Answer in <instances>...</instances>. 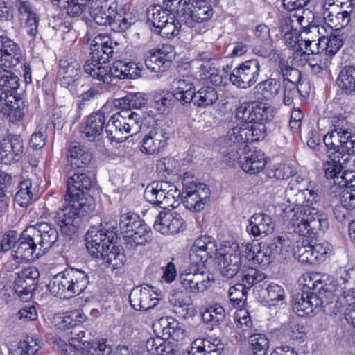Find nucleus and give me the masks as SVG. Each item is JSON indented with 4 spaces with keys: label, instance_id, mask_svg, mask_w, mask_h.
Here are the masks:
<instances>
[{
    "label": "nucleus",
    "instance_id": "1",
    "mask_svg": "<svg viewBox=\"0 0 355 355\" xmlns=\"http://www.w3.org/2000/svg\"><path fill=\"white\" fill-rule=\"evenodd\" d=\"M184 191H181L173 184L167 181L153 182L144 191V198L151 204L164 209L178 207L182 200L187 209L200 211L209 200L210 190L203 183L193 182L184 184Z\"/></svg>",
    "mask_w": 355,
    "mask_h": 355
},
{
    "label": "nucleus",
    "instance_id": "2",
    "mask_svg": "<svg viewBox=\"0 0 355 355\" xmlns=\"http://www.w3.org/2000/svg\"><path fill=\"white\" fill-rule=\"evenodd\" d=\"M57 228L49 223L27 227L19 236L12 257L17 261H33L46 253L58 240Z\"/></svg>",
    "mask_w": 355,
    "mask_h": 355
},
{
    "label": "nucleus",
    "instance_id": "3",
    "mask_svg": "<svg viewBox=\"0 0 355 355\" xmlns=\"http://www.w3.org/2000/svg\"><path fill=\"white\" fill-rule=\"evenodd\" d=\"M304 186L306 195L304 208H297L289 220V225L293 232L300 236L313 238L323 234L329 228L327 215L313 207L317 203L320 196L311 182H307Z\"/></svg>",
    "mask_w": 355,
    "mask_h": 355
},
{
    "label": "nucleus",
    "instance_id": "4",
    "mask_svg": "<svg viewBox=\"0 0 355 355\" xmlns=\"http://www.w3.org/2000/svg\"><path fill=\"white\" fill-rule=\"evenodd\" d=\"M305 284L300 296H297L293 309L301 317L308 315L320 306L332 302L331 288L334 285H327L318 274L307 275L304 278Z\"/></svg>",
    "mask_w": 355,
    "mask_h": 355
},
{
    "label": "nucleus",
    "instance_id": "5",
    "mask_svg": "<svg viewBox=\"0 0 355 355\" xmlns=\"http://www.w3.org/2000/svg\"><path fill=\"white\" fill-rule=\"evenodd\" d=\"M89 284V277L82 270L70 268L49 280L47 289L53 296L70 299L82 293Z\"/></svg>",
    "mask_w": 355,
    "mask_h": 355
},
{
    "label": "nucleus",
    "instance_id": "6",
    "mask_svg": "<svg viewBox=\"0 0 355 355\" xmlns=\"http://www.w3.org/2000/svg\"><path fill=\"white\" fill-rule=\"evenodd\" d=\"M69 204L60 208L55 213L54 220L60 226L62 234L71 236L81 223V218L94 211V200L90 198L85 200L64 199Z\"/></svg>",
    "mask_w": 355,
    "mask_h": 355
},
{
    "label": "nucleus",
    "instance_id": "7",
    "mask_svg": "<svg viewBox=\"0 0 355 355\" xmlns=\"http://www.w3.org/2000/svg\"><path fill=\"white\" fill-rule=\"evenodd\" d=\"M127 114L118 112L108 119L105 132L110 141L121 143L139 131L141 123L139 115L135 112Z\"/></svg>",
    "mask_w": 355,
    "mask_h": 355
},
{
    "label": "nucleus",
    "instance_id": "8",
    "mask_svg": "<svg viewBox=\"0 0 355 355\" xmlns=\"http://www.w3.org/2000/svg\"><path fill=\"white\" fill-rule=\"evenodd\" d=\"M89 12L96 24L108 25L114 32H124L131 24L126 18L121 16L118 17L116 0H96Z\"/></svg>",
    "mask_w": 355,
    "mask_h": 355
},
{
    "label": "nucleus",
    "instance_id": "9",
    "mask_svg": "<svg viewBox=\"0 0 355 355\" xmlns=\"http://www.w3.org/2000/svg\"><path fill=\"white\" fill-rule=\"evenodd\" d=\"M117 239V227L114 225L105 223L98 227H92L86 234V248L92 257L99 258Z\"/></svg>",
    "mask_w": 355,
    "mask_h": 355
},
{
    "label": "nucleus",
    "instance_id": "10",
    "mask_svg": "<svg viewBox=\"0 0 355 355\" xmlns=\"http://www.w3.org/2000/svg\"><path fill=\"white\" fill-rule=\"evenodd\" d=\"M327 285H334L331 288L336 308H341L347 304L355 302V268L345 270L340 277L331 281Z\"/></svg>",
    "mask_w": 355,
    "mask_h": 355
},
{
    "label": "nucleus",
    "instance_id": "11",
    "mask_svg": "<svg viewBox=\"0 0 355 355\" xmlns=\"http://www.w3.org/2000/svg\"><path fill=\"white\" fill-rule=\"evenodd\" d=\"M276 114L275 108L263 102L243 103L236 110L238 119L250 124H262L271 121Z\"/></svg>",
    "mask_w": 355,
    "mask_h": 355
},
{
    "label": "nucleus",
    "instance_id": "12",
    "mask_svg": "<svg viewBox=\"0 0 355 355\" xmlns=\"http://www.w3.org/2000/svg\"><path fill=\"white\" fill-rule=\"evenodd\" d=\"M220 274L232 279L239 271L242 265L240 246L236 243L225 244L220 248L217 257Z\"/></svg>",
    "mask_w": 355,
    "mask_h": 355
},
{
    "label": "nucleus",
    "instance_id": "13",
    "mask_svg": "<svg viewBox=\"0 0 355 355\" xmlns=\"http://www.w3.org/2000/svg\"><path fill=\"white\" fill-rule=\"evenodd\" d=\"M244 123L242 125L233 127L227 131L224 137V142L227 146L237 145L239 146V144L253 142L263 139L266 125Z\"/></svg>",
    "mask_w": 355,
    "mask_h": 355
},
{
    "label": "nucleus",
    "instance_id": "14",
    "mask_svg": "<svg viewBox=\"0 0 355 355\" xmlns=\"http://www.w3.org/2000/svg\"><path fill=\"white\" fill-rule=\"evenodd\" d=\"M259 73V62L256 59L248 60L232 70L230 82L236 87L247 89L257 82Z\"/></svg>",
    "mask_w": 355,
    "mask_h": 355
},
{
    "label": "nucleus",
    "instance_id": "15",
    "mask_svg": "<svg viewBox=\"0 0 355 355\" xmlns=\"http://www.w3.org/2000/svg\"><path fill=\"white\" fill-rule=\"evenodd\" d=\"M114 47L112 40L105 36L99 35L93 40L90 47V59L85 62L84 65L89 64L96 67H104L103 64L109 61L113 56Z\"/></svg>",
    "mask_w": 355,
    "mask_h": 355
},
{
    "label": "nucleus",
    "instance_id": "16",
    "mask_svg": "<svg viewBox=\"0 0 355 355\" xmlns=\"http://www.w3.org/2000/svg\"><path fill=\"white\" fill-rule=\"evenodd\" d=\"M92 186L93 182L89 176L83 173H75L68 178L64 199L78 200L90 198L94 200L89 193Z\"/></svg>",
    "mask_w": 355,
    "mask_h": 355
},
{
    "label": "nucleus",
    "instance_id": "17",
    "mask_svg": "<svg viewBox=\"0 0 355 355\" xmlns=\"http://www.w3.org/2000/svg\"><path fill=\"white\" fill-rule=\"evenodd\" d=\"M174 58L173 47L163 45L162 48L148 51L145 58V64L152 72L163 73L171 67Z\"/></svg>",
    "mask_w": 355,
    "mask_h": 355
},
{
    "label": "nucleus",
    "instance_id": "18",
    "mask_svg": "<svg viewBox=\"0 0 355 355\" xmlns=\"http://www.w3.org/2000/svg\"><path fill=\"white\" fill-rule=\"evenodd\" d=\"M126 62L116 60L110 67H96L87 64L85 66V72L94 79L102 81L103 83H110L113 78H127Z\"/></svg>",
    "mask_w": 355,
    "mask_h": 355
},
{
    "label": "nucleus",
    "instance_id": "19",
    "mask_svg": "<svg viewBox=\"0 0 355 355\" xmlns=\"http://www.w3.org/2000/svg\"><path fill=\"white\" fill-rule=\"evenodd\" d=\"M217 250L216 241L213 238L207 235L200 236L196 239L190 250V262L205 266L209 259L216 255Z\"/></svg>",
    "mask_w": 355,
    "mask_h": 355
},
{
    "label": "nucleus",
    "instance_id": "20",
    "mask_svg": "<svg viewBox=\"0 0 355 355\" xmlns=\"http://www.w3.org/2000/svg\"><path fill=\"white\" fill-rule=\"evenodd\" d=\"M213 15L211 6L202 0H193L187 4L182 15L184 24L191 28H197L200 23L209 20Z\"/></svg>",
    "mask_w": 355,
    "mask_h": 355
},
{
    "label": "nucleus",
    "instance_id": "21",
    "mask_svg": "<svg viewBox=\"0 0 355 355\" xmlns=\"http://www.w3.org/2000/svg\"><path fill=\"white\" fill-rule=\"evenodd\" d=\"M354 18H355V1H354L342 3L339 10L336 9L324 12L326 23L336 30L346 27Z\"/></svg>",
    "mask_w": 355,
    "mask_h": 355
},
{
    "label": "nucleus",
    "instance_id": "22",
    "mask_svg": "<svg viewBox=\"0 0 355 355\" xmlns=\"http://www.w3.org/2000/svg\"><path fill=\"white\" fill-rule=\"evenodd\" d=\"M132 307L138 311H147L154 308L159 302L158 295L148 285L137 286L129 295Z\"/></svg>",
    "mask_w": 355,
    "mask_h": 355
},
{
    "label": "nucleus",
    "instance_id": "23",
    "mask_svg": "<svg viewBox=\"0 0 355 355\" xmlns=\"http://www.w3.org/2000/svg\"><path fill=\"white\" fill-rule=\"evenodd\" d=\"M169 137L170 133L166 128L152 130L144 137L141 150L148 155L157 154L165 148Z\"/></svg>",
    "mask_w": 355,
    "mask_h": 355
},
{
    "label": "nucleus",
    "instance_id": "24",
    "mask_svg": "<svg viewBox=\"0 0 355 355\" xmlns=\"http://www.w3.org/2000/svg\"><path fill=\"white\" fill-rule=\"evenodd\" d=\"M14 5L17 10L19 18L24 21L26 31L31 36L37 34L39 17L31 0H15Z\"/></svg>",
    "mask_w": 355,
    "mask_h": 355
},
{
    "label": "nucleus",
    "instance_id": "25",
    "mask_svg": "<svg viewBox=\"0 0 355 355\" xmlns=\"http://www.w3.org/2000/svg\"><path fill=\"white\" fill-rule=\"evenodd\" d=\"M22 58L21 49L17 43L6 37L0 36V66L15 67Z\"/></svg>",
    "mask_w": 355,
    "mask_h": 355
},
{
    "label": "nucleus",
    "instance_id": "26",
    "mask_svg": "<svg viewBox=\"0 0 355 355\" xmlns=\"http://www.w3.org/2000/svg\"><path fill=\"white\" fill-rule=\"evenodd\" d=\"M306 180L301 177L297 176L291 179L288 187L285 190V198L290 205V210L295 213V207H304L306 195L304 192V186H306Z\"/></svg>",
    "mask_w": 355,
    "mask_h": 355
},
{
    "label": "nucleus",
    "instance_id": "27",
    "mask_svg": "<svg viewBox=\"0 0 355 355\" xmlns=\"http://www.w3.org/2000/svg\"><path fill=\"white\" fill-rule=\"evenodd\" d=\"M106 114L105 107H103L99 111L90 114L82 128L83 137L89 141H93L97 137L100 136L107 118Z\"/></svg>",
    "mask_w": 355,
    "mask_h": 355
},
{
    "label": "nucleus",
    "instance_id": "28",
    "mask_svg": "<svg viewBox=\"0 0 355 355\" xmlns=\"http://www.w3.org/2000/svg\"><path fill=\"white\" fill-rule=\"evenodd\" d=\"M81 65L73 57L66 56L60 60L58 76L63 87H68L78 79Z\"/></svg>",
    "mask_w": 355,
    "mask_h": 355
},
{
    "label": "nucleus",
    "instance_id": "29",
    "mask_svg": "<svg viewBox=\"0 0 355 355\" xmlns=\"http://www.w3.org/2000/svg\"><path fill=\"white\" fill-rule=\"evenodd\" d=\"M244 247L246 258L254 263L267 266L275 258L268 243L252 245L248 243Z\"/></svg>",
    "mask_w": 355,
    "mask_h": 355
},
{
    "label": "nucleus",
    "instance_id": "30",
    "mask_svg": "<svg viewBox=\"0 0 355 355\" xmlns=\"http://www.w3.org/2000/svg\"><path fill=\"white\" fill-rule=\"evenodd\" d=\"M274 229V223L271 217L263 213L253 214L246 227L247 232L254 237H265Z\"/></svg>",
    "mask_w": 355,
    "mask_h": 355
},
{
    "label": "nucleus",
    "instance_id": "31",
    "mask_svg": "<svg viewBox=\"0 0 355 355\" xmlns=\"http://www.w3.org/2000/svg\"><path fill=\"white\" fill-rule=\"evenodd\" d=\"M154 327L156 328L155 331L159 329L162 331L160 336L171 338L175 342L182 340L184 337L185 330L183 324L173 318H161Z\"/></svg>",
    "mask_w": 355,
    "mask_h": 355
},
{
    "label": "nucleus",
    "instance_id": "32",
    "mask_svg": "<svg viewBox=\"0 0 355 355\" xmlns=\"http://www.w3.org/2000/svg\"><path fill=\"white\" fill-rule=\"evenodd\" d=\"M266 164L264 153L258 149L245 153L239 161L241 168L246 173L257 174L263 169Z\"/></svg>",
    "mask_w": 355,
    "mask_h": 355
},
{
    "label": "nucleus",
    "instance_id": "33",
    "mask_svg": "<svg viewBox=\"0 0 355 355\" xmlns=\"http://www.w3.org/2000/svg\"><path fill=\"white\" fill-rule=\"evenodd\" d=\"M0 101L2 105H5L3 109L10 121H19L24 118L25 105L21 97H17L10 94L6 98L1 96Z\"/></svg>",
    "mask_w": 355,
    "mask_h": 355
},
{
    "label": "nucleus",
    "instance_id": "34",
    "mask_svg": "<svg viewBox=\"0 0 355 355\" xmlns=\"http://www.w3.org/2000/svg\"><path fill=\"white\" fill-rule=\"evenodd\" d=\"M146 345L148 351L154 355H174L178 343L157 336L156 338H149Z\"/></svg>",
    "mask_w": 355,
    "mask_h": 355
},
{
    "label": "nucleus",
    "instance_id": "35",
    "mask_svg": "<svg viewBox=\"0 0 355 355\" xmlns=\"http://www.w3.org/2000/svg\"><path fill=\"white\" fill-rule=\"evenodd\" d=\"M68 162L76 168H81L91 162L92 155L78 142H72L68 150Z\"/></svg>",
    "mask_w": 355,
    "mask_h": 355
},
{
    "label": "nucleus",
    "instance_id": "36",
    "mask_svg": "<svg viewBox=\"0 0 355 355\" xmlns=\"http://www.w3.org/2000/svg\"><path fill=\"white\" fill-rule=\"evenodd\" d=\"M336 84L343 94L355 95V66L343 67L338 73Z\"/></svg>",
    "mask_w": 355,
    "mask_h": 355
},
{
    "label": "nucleus",
    "instance_id": "37",
    "mask_svg": "<svg viewBox=\"0 0 355 355\" xmlns=\"http://www.w3.org/2000/svg\"><path fill=\"white\" fill-rule=\"evenodd\" d=\"M124 239L131 247L145 245L151 241L150 227L141 220L132 231L124 235Z\"/></svg>",
    "mask_w": 355,
    "mask_h": 355
},
{
    "label": "nucleus",
    "instance_id": "38",
    "mask_svg": "<svg viewBox=\"0 0 355 355\" xmlns=\"http://www.w3.org/2000/svg\"><path fill=\"white\" fill-rule=\"evenodd\" d=\"M100 257L103 259L107 267L112 270L121 268L126 261V257L123 249L120 246H116L115 243Z\"/></svg>",
    "mask_w": 355,
    "mask_h": 355
},
{
    "label": "nucleus",
    "instance_id": "39",
    "mask_svg": "<svg viewBox=\"0 0 355 355\" xmlns=\"http://www.w3.org/2000/svg\"><path fill=\"white\" fill-rule=\"evenodd\" d=\"M266 277L263 272L254 268H245L241 272V284L247 291L254 286L263 287L266 284L264 280Z\"/></svg>",
    "mask_w": 355,
    "mask_h": 355
},
{
    "label": "nucleus",
    "instance_id": "40",
    "mask_svg": "<svg viewBox=\"0 0 355 355\" xmlns=\"http://www.w3.org/2000/svg\"><path fill=\"white\" fill-rule=\"evenodd\" d=\"M171 15L172 12L166 7L163 8L159 5L150 6L147 10L148 23L157 30L164 23L167 22Z\"/></svg>",
    "mask_w": 355,
    "mask_h": 355
},
{
    "label": "nucleus",
    "instance_id": "41",
    "mask_svg": "<svg viewBox=\"0 0 355 355\" xmlns=\"http://www.w3.org/2000/svg\"><path fill=\"white\" fill-rule=\"evenodd\" d=\"M203 321L211 326L222 323L225 318V311L219 304L215 303L207 306L202 313Z\"/></svg>",
    "mask_w": 355,
    "mask_h": 355
},
{
    "label": "nucleus",
    "instance_id": "42",
    "mask_svg": "<svg viewBox=\"0 0 355 355\" xmlns=\"http://www.w3.org/2000/svg\"><path fill=\"white\" fill-rule=\"evenodd\" d=\"M19 81L18 77L12 71L0 66V89L3 91L1 96L4 94L3 98H6L9 96L8 93L10 94L16 91L19 87Z\"/></svg>",
    "mask_w": 355,
    "mask_h": 355
},
{
    "label": "nucleus",
    "instance_id": "43",
    "mask_svg": "<svg viewBox=\"0 0 355 355\" xmlns=\"http://www.w3.org/2000/svg\"><path fill=\"white\" fill-rule=\"evenodd\" d=\"M218 98L215 88L211 86L202 87L198 92H195L194 105L206 107L215 103Z\"/></svg>",
    "mask_w": 355,
    "mask_h": 355
},
{
    "label": "nucleus",
    "instance_id": "44",
    "mask_svg": "<svg viewBox=\"0 0 355 355\" xmlns=\"http://www.w3.org/2000/svg\"><path fill=\"white\" fill-rule=\"evenodd\" d=\"M306 82H285L284 83V103L290 105L293 103V98L300 94L302 96L309 95L308 91H303L302 87H307Z\"/></svg>",
    "mask_w": 355,
    "mask_h": 355
},
{
    "label": "nucleus",
    "instance_id": "45",
    "mask_svg": "<svg viewBox=\"0 0 355 355\" xmlns=\"http://www.w3.org/2000/svg\"><path fill=\"white\" fill-rule=\"evenodd\" d=\"M194 278L198 280L189 279L185 284H182L184 289L193 293L203 292L211 286L213 281L209 275L205 271L196 275Z\"/></svg>",
    "mask_w": 355,
    "mask_h": 355
},
{
    "label": "nucleus",
    "instance_id": "46",
    "mask_svg": "<svg viewBox=\"0 0 355 355\" xmlns=\"http://www.w3.org/2000/svg\"><path fill=\"white\" fill-rule=\"evenodd\" d=\"M293 255L302 263L315 265L316 262L310 244L307 241H297L293 249Z\"/></svg>",
    "mask_w": 355,
    "mask_h": 355
},
{
    "label": "nucleus",
    "instance_id": "47",
    "mask_svg": "<svg viewBox=\"0 0 355 355\" xmlns=\"http://www.w3.org/2000/svg\"><path fill=\"white\" fill-rule=\"evenodd\" d=\"M279 83L274 78H268L257 84L254 90L260 94V98L270 100L274 98L279 91Z\"/></svg>",
    "mask_w": 355,
    "mask_h": 355
},
{
    "label": "nucleus",
    "instance_id": "48",
    "mask_svg": "<svg viewBox=\"0 0 355 355\" xmlns=\"http://www.w3.org/2000/svg\"><path fill=\"white\" fill-rule=\"evenodd\" d=\"M248 342L252 355H266L269 348V340L263 334H253Z\"/></svg>",
    "mask_w": 355,
    "mask_h": 355
},
{
    "label": "nucleus",
    "instance_id": "49",
    "mask_svg": "<svg viewBox=\"0 0 355 355\" xmlns=\"http://www.w3.org/2000/svg\"><path fill=\"white\" fill-rule=\"evenodd\" d=\"M19 191L16 193L14 201L15 203L22 207L29 205L33 198L32 182L27 179L22 181L19 186Z\"/></svg>",
    "mask_w": 355,
    "mask_h": 355
},
{
    "label": "nucleus",
    "instance_id": "50",
    "mask_svg": "<svg viewBox=\"0 0 355 355\" xmlns=\"http://www.w3.org/2000/svg\"><path fill=\"white\" fill-rule=\"evenodd\" d=\"M87 319L82 309H74L64 313L59 317V324L61 328H71L83 323Z\"/></svg>",
    "mask_w": 355,
    "mask_h": 355
},
{
    "label": "nucleus",
    "instance_id": "51",
    "mask_svg": "<svg viewBox=\"0 0 355 355\" xmlns=\"http://www.w3.org/2000/svg\"><path fill=\"white\" fill-rule=\"evenodd\" d=\"M147 102L146 96L143 93H130L125 97L118 100L117 106L122 110H130L132 108H141Z\"/></svg>",
    "mask_w": 355,
    "mask_h": 355
},
{
    "label": "nucleus",
    "instance_id": "52",
    "mask_svg": "<svg viewBox=\"0 0 355 355\" xmlns=\"http://www.w3.org/2000/svg\"><path fill=\"white\" fill-rule=\"evenodd\" d=\"M321 42L323 57L329 59L334 56L343 45L341 37L332 34L329 37H322Z\"/></svg>",
    "mask_w": 355,
    "mask_h": 355
},
{
    "label": "nucleus",
    "instance_id": "53",
    "mask_svg": "<svg viewBox=\"0 0 355 355\" xmlns=\"http://www.w3.org/2000/svg\"><path fill=\"white\" fill-rule=\"evenodd\" d=\"M268 245L274 257L277 254L285 256L291 250V241L286 234L278 235L275 236Z\"/></svg>",
    "mask_w": 355,
    "mask_h": 355
},
{
    "label": "nucleus",
    "instance_id": "54",
    "mask_svg": "<svg viewBox=\"0 0 355 355\" xmlns=\"http://www.w3.org/2000/svg\"><path fill=\"white\" fill-rule=\"evenodd\" d=\"M174 103V96L171 92H162L155 96V107L159 113L166 114Z\"/></svg>",
    "mask_w": 355,
    "mask_h": 355
},
{
    "label": "nucleus",
    "instance_id": "55",
    "mask_svg": "<svg viewBox=\"0 0 355 355\" xmlns=\"http://www.w3.org/2000/svg\"><path fill=\"white\" fill-rule=\"evenodd\" d=\"M111 347L105 343H84L82 347L83 355H110Z\"/></svg>",
    "mask_w": 355,
    "mask_h": 355
},
{
    "label": "nucleus",
    "instance_id": "56",
    "mask_svg": "<svg viewBox=\"0 0 355 355\" xmlns=\"http://www.w3.org/2000/svg\"><path fill=\"white\" fill-rule=\"evenodd\" d=\"M180 28V22L171 16L167 22L164 23L158 29L155 31H157L163 37L171 38L178 35Z\"/></svg>",
    "mask_w": 355,
    "mask_h": 355
},
{
    "label": "nucleus",
    "instance_id": "57",
    "mask_svg": "<svg viewBox=\"0 0 355 355\" xmlns=\"http://www.w3.org/2000/svg\"><path fill=\"white\" fill-rule=\"evenodd\" d=\"M267 175L270 178H275L277 180H286L289 178H295L293 168L286 164L274 165L268 170Z\"/></svg>",
    "mask_w": 355,
    "mask_h": 355
},
{
    "label": "nucleus",
    "instance_id": "58",
    "mask_svg": "<svg viewBox=\"0 0 355 355\" xmlns=\"http://www.w3.org/2000/svg\"><path fill=\"white\" fill-rule=\"evenodd\" d=\"M141 220L138 215L135 214H124L119 219V228L122 234H128L130 231L139 225Z\"/></svg>",
    "mask_w": 355,
    "mask_h": 355
},
{
    "label": "nucleus",
    "instance_id": "59",
    "mask_svg": "<svg viewBox=\"0 0 355 355\" xmlns=\"http://www.w3.org/2000/svg\"><path fill=\"white\" fill-rule=\"evenodd\" d=\"M300 9L290 11V15L286 21V26L288 29L302 31L307 25V21L300 13Z\"/></svg>",
    "mask_w": 355,
    "mask_h": 355
},
{
    "label": "nucleus",
    "instance_id": "60",
    "mask_svg": "<svg viewBox=\"0 0 355 355\" xmlns=\"http://www.w3.org/2000/svg\"><path fill=\"white\" fill-rule=\"evenodd\" d=\"M322 37L319 40H312V42L309 39H307L306 43L303 44V49L305 51L300 53V58H305L309 57V55H315L318 57H323V51L322 46Z\"/></svg>",
    "mask_w": 355,
    "mask_h": 355
},
{
    "label": "nucleus",
    "instance_id": "61",
    "mask_svg": "<svg viewBox=\"0 0 355 355\" xmlns=\"http://www.w3.org/2000/svg\"><path fill=\"white\" fill-rule=\"evenodd\" d=\"M279 73L285 82H299L301 73L299 70L290 66L287 62L280 61L279 64Z\"/></svg>",
    "mask_w": 355,
    "mask_h": 355
},
{
    "label": "nucleus",
    "instance_id": "62",
    "mask_svg": "<svg viewBox=\"0 0 355 355\" xmlns=\"http://www.w3.org/2000/svg\"><path fill=\"white\" fill-rule=\"evenodd\" d=\"M0 160L5 164H10L19 160V157L15 155L13 148L6 139L0 141Z\"/></svg>",
    "mask_w": 355,
    "mask_h": 355
},
{
    "label": "nucleus",
    "instance_id": "63",
    "mask_svg": "<svg viewBox=\"0 0 355 355\" xmlns=\"http://www.w3.org/2000/svg\"><path fill=\"white\" fill-rule=\"evenodd\" d=\"M40 349V345L37 340L28 336L24 342L20 343L17 353L19 355H35Z\"/></svg>",
    "mask_w": 355,
    "mask_h": 355
},
{
    "label": "nucleus",
    "instance_id": "64",
    "mask_svg": "<svg viewBox=\"0 0 355 355\" xmlns=\"http://www.w3.org/2000/svg\"><path fill=\"white\" fill-rule=\"evenodd\" d=\"M311 248L316 264L324 261L332 250V246L327 241L315 243Z\"/></svg>",
    "mask_w": 355,
    "mask_h": 355
}]
</instances>
